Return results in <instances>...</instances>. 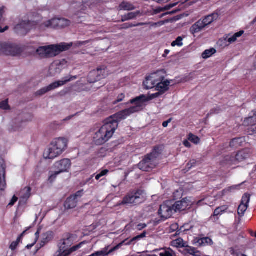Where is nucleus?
Instances as JSON below:
<instances>
[{
	"label": "nucleus",
	"mask_w": 256,
	"mask_h": 256,
	"mask_svg": "<svg viewBox=\"0 0 256 256\" xmlns=\"http://www.w3.org/2000/svg\"><path fill=\"white\" fill-rule=\"evenodd\" d=\"M141 104L139 102L136 106L122 110L106 120L104 125L94 134V142L98 145H100L107 142L112 136L117 128L118 122L138 112L141 109Z\"/></svg>",
	"instance_id": "1"
},
{
	"label": "nucleus",
	"mask_w": 256,
	"mask_h": 256,
	"mask_svg": "<svg viewBox=\"0 0 256 256\" xmlns=\"http://www.w3.org/2000/svg\"><path fill=\"white\" fill-rule=\"evenodd\" d=\"M72 46V43H62L41 46L36 50L35 54L40 58H48L58 55L61 52L68 50Z\"/></svg>",
	"instance_id": "2"
},
{
	"label": "nucleus",
	"mask_w": 256,
	"mask_h": 256,
	"mask_svg": "<svg viewBox=\"0 0 256 256\" xmlns=\"http://www.w3.org/2000/svg\"><path fill=\"white\" fill-rule=\"evenodd\" d=\"M68 140L64 138L54 139L44 152L46 159H54L60 156L67 148Z\"/></svg>",
	"instance_id": "3"
},
{
	"label": "nucleus",
	"mask_w": 256,
	"mask_h": 256,
	"mask_svg": "<svg viewBox=\"0 0 256 256\" xmlns=\"http://www.w3.org/2000/svg\"><path fill=\"white\" fill-rule=\"evenodd\" d=\"M146 200V194L144 190L132 191L128 194L119 205L133 206L144 202Z\"/></svg>",
	"instance_id": "4"
},
{
	"label": "nucleus",
	"mask_w": 256,
	"mask_h": 256,
	"mask_svg": "<svg viewBox=\"0 0 256 256\" xmlns=\"http://www.w3.org/2000/svg\"><path fill=\"white\" fill-rule=\"evenodd\" d=\"M219 17L217 12H214L205 16L204 18L198 20L190 28V32L194 34L202 30L206 26L211 24Z\"/></svg>",
	"instance_id": "5"
},
{
	"label": "nucleus",
	"mask_w": 256,
	"mask_h": 256,
	"mask_svg": "<svg viewBox=\"0 0 256 256\" xmlns=\"http://www.w3.org/2000/svg\"><path fill=\"white\" fill-rule=\"evenodd\" d=\"M159 154L156 151H153L139 163V168L143 171H148L154 168L158 164L157 158Z\"/></svg>",
	"instance_id": "6"
},
{
	"label": "nucleus",
	"mask_w": 256,
	"mask_h": 256,
	"mask_svg": "<svg viewBox=\"0 0 256 256\" xmlns=\"http://www.w3.org/2000/svg\"><path fill=\"white\" fill-rule=\"evenodd\" d=\"M164 72L163 70L157 71L148 76L143 84L145 88L151 89L157 85L159 81L164 80Z\"/></svg>",
	"instance_id": "7"
},
{
	"label": "nucleus",
	"mask_w": 256,
	"mask_h": 256,
	"mask_svg": "<svg viewBox=\"0 0 256 256\" xmlns=\"http://www.w3.org/2000/svg\"><path fill=\"white\" fill-rule=\"evenodd\" d=\"M22 52V49L13 44H0V54L11 56H18Z\"/></svg>",
	"instance_id": "8"
},
{
	"label": "nucleus",
	"mask_w": 256,
	"mask_h": 256,
	"mask_svg": "<svg viewBox=\"0 0 256 256\" xmlns=\"http://www.w3.org/2000/svg\"><path fill=\"white\" fill-rule=\"evenodd\" d=\"M76 78V76H71L69 78H66L64 80H58L50 84L48 86L42 88L40 90L36 92V95L41 96L48 92L52 90L59 86H62L65 84L67 82H70L72 80H75Z\"/></svg>",
	"instance_id": "9"
},
{
	"label": "nucleus",
	"mask_w": 256,
	"mask_h": 256,
	"mask_svg": "<svg viewBox=\"0 0 256 256\" xmlns=\"http://www.w3.org/2000/svg\"><path fill=\"white\" fill-rule=\"evenodd\" d=\"M174 212L173 204L171 201H168L160 206L158 212L161 218L166 220L170 218Z\"/></svg>",
	"instance_id": "10"
},
{
	"label": "nucleus",
	"mask_w": 256,
	"mask_h": 256,
	"mask_svg": "<svg viewBox=\"0 0 256 256\" xmlns=\"http://www.w3.org/2000/svg\"><path fill=\"white\" fill-rule=\"evenodd\" d=\"M72 240L71 237L70 236H68L66 238H64L60 240L58 244V248L60 250H66L67 252L70 251V253L72 252L77 250L80 246L82 244V242L73 246L72 248H69L72 246Z\"/></svg>",
	"instance_id": "11"
},
{
	"label": "nucleus",
	"mask_w": 256,
	"mask_h": 256,
	"mask_svg": "<svg viewBox=\"0 0 256 256\" xmlns=\"http://www.w3.org/2000/svg\"><path fill=\"white\" fill-rule=\"evenodd\" d=\"M34 22L28 20L20 22L14 28L16 33L21 35L26 34L32 28Z\"/></svg>",
	"instance_id": "12"
},
{
	"label": "nucleus",
	"mask_w": 256,
	"mask_h": 256,
	"mask_svg": "<svg viewBox=\"0 0 256 256\" xmlns=\"http://www.w3.org/2000/svg\"><path fill=\"white\" fill-rule=\"evenodd\" d=\"M191 199L190 198H186L176 202L174 204H173L174 212L184 210L187 208H189L194 203Z\"/></svg>",
	"instance_id": "13"
},
{
	"label": "nucleus",
	"mask_w": 256,
	"mask_h": 256,
	"mask_svg": "<svg viewBox=\"0 0 256 256\" xmlns=\"http://www.w3.org/2000/svg\"><path fill=\"white\" fill-rule=\"evenodd\" d=\"M82 192L83 190L78 191L74 195L68 198L64 202V208L68 210L76 208L78 199L80 198L82 195Z\"/></svg>",
	"instance_id": "14"
},
{
	"label": "nucleus",
	"mask_w": 256,
	"mask_h": 256,
	"mask_svg": "<svg viewBox=\"0 0 256 256\" xmlns=\"http://www.w3.org/2000/svg\"><path fill=\"white\" fill-rule=\"evenodd\" d=\"M250 200V195L246 193L242 197L241 202L238 208V214L240 217H242L248 207Z\"/></svg>",
	"instance_id": "15"
},
{
	"label": "nucleus",
	"mask_w": 256,
	"mask_h": 256,
	"mask_svg": "<svg viewBox=\"0 0 256 256\" xmlns=\"http://www.w3.org/2000/svg\"><path fill=\"white\" fill-rule=\"evenodd\" d=\"M162 94V92H157L156 94H152L149 96L148 98H146V96L144 95H142L140 96L136 97V98L132 99L130 100V102L131 104H134L135 106H137V104L138 103H140L141 104L142 107L141 109L138 111H140L143 108V104L144 102L146 100H151L152 99H154V98H158Z\"/></svg>",
	"instance_id": "16"
},
{
	"label": "nucleus",
	"mask_w": 256,
	"mask_h": 256,
	"mask_svg": "<svg viewBox=\"0 0 256 256\" xmlns=\"http://www.w3.org/2000/svg\"><path fill=\"white\" fill-rule=\"evenodd\" d=\"M71 162L69 159L64 158L56 162L54 166L59 172H66L70 167Z\"/></svg>",
	"instance_id": "17"
},
{
	"label": "nucleus",
	"mask_w": 256,
	"mask_h": 256,
	"mask_svg": "<svg viewBox=\"0 0 256 256\" xmlns=\"http://www.w3.org/2000/svg\"><path fill=\"white\" fill-rule=\"evenodd\" d=\"M58 18H52L48 20L41 24L38 27V28L41 31H44L47 28H58Z\"/></svg>",
	"instance_id": "18"
},
{
	"label": "nucleus",
	"mask_w": 256,
	"mask_h": 256,
	"mask_svg": "<svg viewBox=\"0 0 256 256\" xmlns=\"http://www.w3.org/2000/svg\"><path fill=\"white\" fill-rule=\"evenodd\" d=\"M125 242L126 240L122 242L110 250H109V246H106L102 250L94 252V255L95 256H106L109 254L118 250Z\"/></svg>",
	"instance_id": "19"
},
{
	"label": "nucleus",
	"mask_w": 256,
	"mask_h": 256,
	"mask_svg": "<svg viewBox=\"0 0 256 256\" xmlns=\"http://www.w3.org/2000/svg\"><path fill=\"white\" fill-rule=\"evenodd\" d=\"M31 188L28 186L25 187L20 192L18 196L20 198V202L24 204L28 200L30 197L31 194Z\"/></svg>",
	"instance_id": "20"
},
{
	"label": "nucleus",
	"mask_w": 256,
	"mask_h": 256,
	"mask_svg": "<svg viewBox=\"0 0 256 256\" xmlns=\"http://www.w3.org/2000/svg\"><path fill=\"white\" fill-rule=\"evenodd\" d=\"M244 124L245 126H251L252 130L256 127V110L252 112V114L248 118H246L244 122Z\"/></svg>",
	"instance_id": "21"
},
{
	"label": "nucleus",
	"mask_w": 256,
	"mask_h": 256,
	"mask_svg": "<svg viewBox=\"0 0 256 256\" xmlns=\"http://www.w3.org/2000/svg\"><path fill=\"white\" fill-rule=\"evenodd\" d=\"M170 84V82L168 80L159 81L157 85L156 86V89L159 92H162L163 94L165 92L168 90V86Z\"/></svg>",
	"instance_id": "22"
},
{
	"label": "nucleus",
	"mask_w": 256,
	"mask_h": 256,
	"mask_svg": "<svg viewBox=\"0 0 256 256\" xmlns=\"http://www.w3.org/2000/svg\"><path fill=\"white\" fill-rule=\"evenodd\" d=\"M250 151L248 150H244L240 151L236 156V160L237 162H240L248 158L250 156Z\"/></svg>",
	"instance_id": "23"
},
{
	"label": "nucleus",
	"mask_w": 256,
	"mask_h": 256,
	"mask_svg": "<svg viewBox=\"0 0 256 256\" xmlns=\"http://www.w3.org/2000/svg\"><path fill=\"white\" fill-rule=\"evenodd\" d=\"M60 64L58 62H56L52 64L49 68V74L50 76H54L56 74H59L61 69L60 68Z\"/></svg>",
	"instance_id": "24"
},
{
	"label": "nucleus",
	"mask_w": 256,
	"mask_h": 256,
	"mask_svg": "<svg viewBox=\"0 0 256 256\" xmlns=\"http://www.w3.org/2000/svg\"><path fill=\"white\" fill-rule=\"evenodd\" d=\"M142 14L140 11H136L135 12H132L122 16V22H125L130 20H132L136 18L137 16Z\"/></svg>",
	"instance_id": "25"
},
{
	"label": "nucleus",
	"mask_w": 256,
	"mask_h": 256,
	"mask_svg": "<svg viewBox=\"0 0 256 256\" xmlns=\"http://www.w3.org/2000/svg\"><path fill=\"white\" fill-rule=\"evenodd\" d=\"M135 8L136 7L132 4L126 2H123L120 4L118 10H124L130 11L134 10Z\"/></svg>",
	"instance_id": "26"
},
{
	"label": "nucleus",
	"mask_w": 256,
	"mask_h": 256,
	"mask_svg": "<svg viewBox=\"0 0 256 256\" xmlns=\"http://www.w3.org/2000/svg\"><path fill=\"white\" fill-rule=\"evenodd\" d=\"M171 245L176 248H184L186 246V243L184 242L182 238H178L172 240L171 242Z\"/></svg>",
	"instance_id": "27"
},
{
	"label": "nucleus",
	"mask_w": 256,
	"mask_h": 256,
	"mask_svg": "<svg viewBox=\"0 0 256 256\" xmlns=\"http://www.w3.org/2000/svg\"><path fill=\"white\" fill-rule=\"evenodd\" d=\"M244 33V31H240L236 33L234 35L230 37L229 36H226L227 41L230 45V44L235 42L238 38L240 37Z\"/></svg>",
	"instance_id": "28"
},
{
	"label": "nucleus",
	"mask_w": 256,
	"mask_h": 256,
	"mask_svg": "<svg viewBox=\"0 0 256 256\" xmlns=\"http://www.w3.org/2000/svg\"><path fill=\"white\" fill-rule=\"evenodd\" d=\"M236 157L232 156H227L224 158L222 163L224 164H235L236 162Z\"/></svg>",
	"instance_id": "29"
},
{
	"label": "nucleus",
	"mask_w": 256,
	"mask_h": 256,
	"mask_svg": "<svg viewBox=\"0 0 256 256\" xmlns=\"http://www.w3.org/2000/svg\"><path fill=\"white\" fill-rule=\"evenodd\" d=\"M96 73L98 74V79L101 80L104 78L107 75L106 70L105 68H100L94 70Z\"/></svg>",
	"instance_id": "30"
},
{
	"label": "nucleus",
	"mask_w": 256,
	"mask_h": 256,
	"mask_svg": "<svg viewBox=\"0 0 256 256\" xmlns=\"http://www.w3.org/2000/svg\"><path fill=\"white\" fill-rule=\"evenodd\" d=\"M98 74L94 70L92 71L88 76V80L90 83H94L100 80L98 79Z\"/></svg>",
	"instance_id": "31"
},
{
	"label": "nucleus",
	"mask_w": 256,
	"mask_h": 256,
	"mask_svg": "<svg viewBox=\"0 0 256 256\" xmlns=\"http://www.w3.org/2000/svg\"><path fill=\"white\" fill-rule=\"evenodd\" d=\"M243 141L242 138H235L230 142V145L231 147H238L241 145Z\"/></svg>",
	"instance_id": "32"
},
{
	"label": "nucleus",
	"mask_w": 256,
	"mask_h": 256,
	"mask_svg": "<svg viewBox=\"0 0 256 256\" xmlns=\"http://www.w3.org/2000/svg\"><path fill=\"white\" fill-rule=\"evenodd\" d=\"M228 207L226 206H222L220 207L217 208L214 212V216H218L219 215H221L222 214L223 212H226Z\"/></svg>",
	"instance_id": "33"
},
{
	"label": "nucleus",
	"mask_w": 256,
	"mask_h": 256,
	"mask_svg": "<svg viewBox=\"0 0 256 256\" xmlns=\"http://www.w3.org/2000/svg\"><path fill=\"white\" fill-rule=\"evenodd\" d=\"M70 22L64 18H58V28H64L70 25Z\"/></svg>",
	"instance_id": "34"
},
{
	"label": "nucleus",
	"mask_w": 256,
	"mask_h": 256,
	"mask_svg": "<svg viewBox=\"0 0 256 256\" xmlns=\"http://www.w3.org/2000/svg\"><path fill=\"white\" fill-rule=\"evenodd\" d=\"M216 50L214 48H212L210 50H206L202 54V56L204 58H208L215 54Z\"/></svg>",
	"instance_id": "35"
},
{
	"label": "nucleus",
	"mask_w": 256,
	"mask_h": 256,
	"mask_svg": "<svg viewBox=\"0 0 256 256\" xmlns=\"http://www.w3.org/2000/svg\"><path fill=\"white\" fill-rule=\"evenodd\" d=\"M186 248L184 250V252L186 254H189L192 256H196V254L198 253V251L194 248L188 246H185Z\"/></svg>",
	"instance_id": "36"
},
{
	"label": "nucleus",
	"mask_w": 256,
	"mask_h": 256,
	"mask_svg": "<svg viewBox=\"0 0 256 256\" xmlns=\"http://www.w3.org/2000/svg\"><path fill=\"white\" fill-rule=\"evenodd\" d=\"M188 140L196 144H199L200 142V138L198 136L192 134H188Z\"/></svg>",
	"instance_id": "37"
},
{
	"label": "nucleus",
	"mask_w": 256,
	"mask_h": 256,
	"mask_svg": "<svg viewBox=\"0 0 256 256\" xmlns=\"http://www.w3.org/2000/svg\"><path fill=\"white\" fill-rule=\"evenodd\" d=\"M146 232H144L142 234L138 235V236H135L133 238H132L126 244V245H130L132 244L134 242H135L136 240H138L142 238H143L146 236Z\"/></svg>",
	"instance_id": "38"
},
{
	"label": "nucleus",
	"mask_w": 256,
	"mask_h": 256,
	"mask_svg": "<svg viewBox=\"0 0 256 256\" xmlns=\"http://www.w3.org/2000/svg\"><path fill=\"white\" fill-rule=\"evenodd\" d=\"M6 164L4 159L0 158V174H6Z\"/></svg>",
	"instance_id": "39"
},
{
	"label": "nucleus",
	"mask_w": 256,
	"mask_h": 256,
	"mask_svg": "<svg viewBox=\"0 0 256 256\" xmlns=\"http://www.w3.org/2000/svg\"><path fill=\"white\" fill-rule=\"evenodd\" d=\"M6 186L5 174H0V190H4Z\"/></svg>",
	"instance_id": "40"
},
{
	"label": "nucleus",
	"mask_w": 256,
	"mask_h": 256,
	"mask_svg": "<svg viewBox=\"0 0 256 256\" xmlns=\"http://www.w3.org/2000/svg\"><path fill=\"white\" fill-rule=\"evenodd\" d=\"M0 108L4 110H8L10 109V106L8 104V100H6L0 102Z\"/></svg>",
	"instance_id": "41"
},
{
	"label": "nucleus",
	"mask_w": 256,
	"mask_h": 256,
	"mask_svg": "<svg viewBox=\"0 0 256 256\" xmlns=\"http://www.w3.org/2000/svg\"><path fill=\"white\" fill-rule=\"evenodd\" d=\"M182 38L181 36H178L176 40L174 41L172 43V46H182Z\"/></svg>",
	"instance_id": "42"
},
{
	"label": "nucleus",
	"mask_w": 256,
	"mask_h": 256,
	"mask_svg": "<svg viewBox=\"0 0 256 256\" xmlns=\"http://www.w3.org/2000/svg\"><path fill=\"white\" fill-rule=\"evenodd\" d=\"M218 44L222 48H225L229 46L226 37L220 39L218 42Z\"/></svg>",
	"instance_id": "43"
},
{
	"label": "nucleus",
	"mask_w": 256,
	"mask_h": 256,
	"mask_svg": "<svg viewBox=\"0 0 256 256\" xmlns=\"http://www.w3.org/2000/svg\"><path fill=\"white\" fill-rule=\"evenodd\" d=\"M92 40H86V41H83V42H80V41H78V42H74V46L76 48H79V47H81L82 46H84V45H86V44H87L92 42Z\"/></svg>",
	"instance_id": "44"
},
{
	"label": "nucleus",
	"mask_w": 256,
	"mask_h": 256,
	"mask_svg": "<svg viewBox=\"0 0 256 256\" xmlns=\"http://www.w3.org/2000/svg\"><path fill=\"white\" fill-rule=\"evenodd\" d=\"M240 185H234V186H230V187H228V188H226V189H224V190H223V192L224 194H227L228 192H232L236 190H237L238 189L239 186H240Z\"/></svg>",
	"instance_id": "45"
},
{
	"label": "nucleus",
	"mask_w": 256,
	"mask_h": 256,
	"mask_svg": "<svg viewBox=\"0 0 256 256\" xmlns=\"http://www.w3.org/2000/svg\"><path fill=\"white\" fill-rule=\"evenodd\" d=\"M74 2L78 4H86L87 6H90L92 4V2L94 0H73Z\"/></svg>",
	"instance_id": "46"
},
{
	"label": "nucleus",
	"mask_w": 256,
	"mask_h": 256,
	"mask_svg": "<svg viewBox=\"0 0 256 256\" xmlns=\"http://www.w3.org/2000/svg\"><path fill=\"white\" fill-rule=\"evenodd\" d=\"M70 254V251L67 252L66 250L63 251L58 250L54 256H68Z\"/></svg>",
	"instance_id": "47"
},
{
	"label": "nucleus",
	"mask_w": 256,
	"mask_h": 256,
	"mask_svg": "<svg viewBox=\"0 0 256 256\" xmlns=\"http://www.w3.org/2000/svg\"><path fill=\"white\" fill-rule=\"evenodd\" d=\"M108 170H102L100 173L96 175V179L98 180L101 177L106 176L108 173Z\"/></svg>",
	"instance_id": "48"
},
{
	"label": "nucleus",
	"mask_w": 256,
	"mask_h": 256,
	"mask_svg": "<svg viewBox=\"0 0 256 256\" xmlns=\"http://www.w3.org/2000/svg\"><path fill=\"white\" fill-rule=\"evenodd\" d=\"M132 27H134V24L130 23H126L120 26V29H128L129 28H131Z\"/></svg>",
	"instance_id": "49"
},
{
	"label": "nucleus",
	"mask_w": 256,
	"mask_h": 256,
	"mask_svg": "<svg viewBox=\"0 0 256 256\" xmlns=\"http://www.w3.org/2000/svg\"><path fill=\"white\" fill-rule=\"evenodd\" d=\"M173 252L172 250H164L160 253V256H172Z\"/></svg>",
	"instance_id": "50"
},
{
	"label": "nucleus",
	"mask_w": 256,
	"mask_h": 256,
	"mask_svg": "<svg viewBox=\"0 0 256 256\" xmlns=\"http://www.w3.org/2000/svg\"><path fill=\"white\" fill-rule=\"evenodd\" d=\"M60 172H58V170L55 172L54 174H51L49 178H48V180L50 182H52L54 180V179L56 178V176L60 174Z\"/></svg>",
	"instance_id": "51"
},
{
	"label": "nucleus",
	"mask_w": 256,
	"mask_h": 256,
	"mask_svg": "<svg viewBox=\"0 0 256 256\" xmlns=\"http://www.w3.org/2000/svg\"><path fill=\"white\" fill-rule=\"evenodd\" d=\"M164 24V22L163 21H160L158 22H148V25L151 26H162Z\"/></svg>",
	"instance_id": "52"
},
{
	"label": "nucleus",
	"mask_w": 256,
	"mask_h": 256,
	"mask_svg": "<svg viewBox=\"0 0 256 256\" xmlns=\"http://www.w3.org/2000/svg\"><path fill=\"white\" fill-rule=\"evenodd\" d=\"M124 98L125 96L124 95V94H120L118 95L116 100L114 102V104H116L117 102H119L122 101Z\"/></svg>",
	"instance_id": "53"
},
{
	"label": "nucleus",
	"mask_w": 256,
	"mask_h": 256,
	"mask_svg": "<svg viewBox=\"0 0 256 256\" xmlns=\"http://www.w3.org/2000/svg\"><path fill=\"white\" fill-rule=\"evenodd\" d=\"M196 161L194 160H192L188 164L187 166L188 169H190L192 166L196 165Z\"/></svg>",
	"instance_id": "54"
},
{
	"label": "nucleus",
	"mask_w": 256,
	"mask_h": 256,
	"mask_svg": "<svg viewBox=\"0 0 256 256\" xmlns=\"http://www.w3.org/2000/svg\"><path fill=\"white\" fill-rule=\"evenodd\" d=\"M20 240H17L16 241L12 242L10 246V248L12 250H14L16 248Z\"/></svg>",
	"instance_id": "55"
},
{
	"label": "nucleus",
	"mask_w": 256,
	"mask_h": 256,
	"mask_svg": "<svg viewBox=\"0 0 256 256\" xmlns=\"http://www.w3.org/2000/svg\"><path fill=\"white\" fill-rule=\"evenodd\" d=\"M202 242H206L208 244H210V245L212 244V240L210 238H204Z\"/></svg>",
	"instance_id": "56"
},
{
	"label": "nucleus",
	"mask_w": 256,
	"mask_h": 256,
	"mask_svg": "<svg viewBox=\"0 0 256 256\" xmlns=\"http://www.w3.org/2000/svg\"><path fill=\"white\" fill-rule=\"evenodd\" d=\"M18 200V198L14 196L11 202L9 203L8 205L13 206L14 203Z\"/></svg>",
	"instance_id": "57"
},
{
	"label": "nucleus",
	"mask_w": 256,
	"mask_h": 256,
	"mask_svg": "<svg viewBox=\"0 0 256 256\" xmlns=\"http://www.w3.org/2000/svg\"><path fill=\"white\" fill-rule=\"evenodd\" d=\"M146 226V225L144 224H140L138 225V230H142V229L145 228Z\"/></svg>",
	"instance_id": "58"
},
{
	"label": "nucleus",
	"mask_w": 256,
	"mask_h": 256,
	"mask_svg": "<svg viewBox=\"0 0 256 256\" xmlns=\"http://www.w3.org/2000/svg\"><path fill=\"white\" fill-rule=\"evenodd\" d=\"M4 7L0 8V21L2 19L4 13Z\"/></svg>",
	"instance_id": "59"
},
{
	"label": "nucleus",
	"mask_w": 256,
	"mask_h": 256,
	"mask_svg": "<svg viewBox=\"0 0 256 256\" xmlns=\"http://www.w3.org/2000/svg\"><path fill=\"white\" fill-rule=\"evenodd\" d=\"M40 233V229H38V230L35 234L36 240H35L34 242H36L38 240V238H39Z\"/></svg>",
	"instance_id": "60"
},
{
	"label": "nucleus",
	"mask_w": 256,
	"mask_h": 256,
	"mask_svg": "<svg viewBox=\"0 0 256 256\" xmlns=\"http://www.w3.org/2000/svg\"><path fill=\"white\" fill-rule=\"evenodd\" d=\"M144 25H148V22H140L136 24H134V26H138Z\"/></svg>",
	"instance_id": "61"
},
{
	"label": "nucleus",
	"mask_w": 256,
	"mask_h": 256,
	"mask_svg": "<svg viewBox=\"0 0 256 256\" xmlns=\"http://www.w3.org/2000/svg\"><path fill=\"white\" fill-rule=\"evenodd\" d=\"M171 121V120L170 119L166 121H165L163 123H162V126L164 127V128H166L168 126V124Z\"/></svg>",
	"instance_id": "62"
},
{
	"label": "nucleus",
	"mask_w": 256,
	"mask_h": 256,
	"mask_svg": "<svg viewBox=\"0 0 256 256\" xmlns=\"http://www.w3.org/2000/svg\"><path fill=\"white\" fill-rule=\"evenodd\" d=\"M184 144L185 146L187 148H190L191 146L188 140H184Z\"/></svg>",
	"instance_id": "63"
},
{
	"label": "nucleus",
	"mask_w": 256,
	"mask_h": 256,
	"mask_svg": "<svg viewBox=\"0 0 256 256\" xmlns=\"http://www.w3.org/2000/svg\"><path fill=\"white\" fill-rule=\"evenodd\" d=\"M8 26H5L4 28H2L1 27H0V32H3L8 30Z\"/></svg>",
	"instance_id": "64"
}]
</instances>
